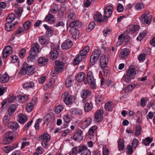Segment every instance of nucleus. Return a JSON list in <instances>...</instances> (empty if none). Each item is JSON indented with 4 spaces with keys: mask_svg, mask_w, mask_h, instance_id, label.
<instances>
[{
    "mask_svg": "<svg viewBox=\"0 0 155 155\" xmlns=\"http://www.w3.org/2000/svg\"><path fill=\"white\" fill-rule=\"evenodd\" d=\"M34 69L32 65H30L26 62H24L23 67L19 73L22 75L26 74L27 75L32 74L34 73Z\"/></svg>",
    "mask_w": 155,
    "mask_h": 155,
    "instance_id": "f257e3e1",
    "label": "nucleus"
},
{
    "mask_svg": "<svg viewBox=\"0 0 155 155\" xmlns=\"http://www.w3.org/2000/svg\"><path fill=\"white\" fill-rule=\"evenodd\" d=\"M95 79L93 77V73L91 71H89L87 73L86 81H85L84 83L87 84L88 83L90 84V87L92 89H95L97 86L96 84Z\"/></svg>",
    "mask_w": 155,
    "mask_h": 155,
    "instance_id": "f03ea898",
    "label": "nucleus"
},
{
    "mask_svg": "<svg viewBox=\"0 0 155 155\" xmlns=\"http://www.w3.org/2000/svg\"><path fill=\"white\" fill-rule=\"evenodd\" d=\"M101 51L100 49H95L92 53L90 57V64L93 65L97 60L101 54Z\"/></svg>",
    "mask_w": 155,
    "mask_h": 155,
    "instance_id": "7ed1b4c3",
    "label": "nucleus"
},
{
    "mask_svg": "<svg viewBox=\"0 0 155 155\" xmlns=\"http://www.w3.org/2000/svg\"><path fill=\"white\" fill-rule=\"evenodd\" d=\"M50 139L51 137L47 132H45L39 137V139L41 142L42 145L45 147H46L47 142Z\"/></svg>",
    "mask_w": 155,
    "mask_h": 155,
    "instance_id": "20e7f679",
    "label": "nucleus"
},
{
    "mask_svg": "<svg viewBox=\"0 0 155 155\" xmlns=\"http://www.w3.org/2000/svg\"><path fill=\"white\" fill-rule=\"evenodd\" d=\"M55 67L53 74H57L61 72L64 67V63L59 61H56L55 62Z\"/></svg>",
    "mask_w": 155,
    "mask_h": 155,
    "instance_id": "39448f33",
    "label": "nucleus"
},
{
    "mask_svg": "<svg viewBox=\"0 0 155 155\" xmlns=\"http://www.w3.org/2000/svg\"><path fill=\"white\" fill-rule=\"evenodd\" d=\"M52 45L51 46V51L50 53V58L52 60L56 59L58 56V53L57 49L59 46L56 45L55 46Z\"/></svg>",
    "mask_w": 155,
    "mask_h": 155,
    "instance_id": "423d86ee",
    "label": "nucleus"
},
{
    "mask_svg": "<svg viewBox=\"0 0 155 155\" xmlns=\"http://www.w3.org/2000/svg\"><path fill=\"white\" fill-rule=\"evenodd\" d=\"M63 101L65 103L68 105L72 103L73 96L67 92H65L62 95Z\"/></svg>",
    "mask_w": 155,
    "mask_h": 155,
    "instance_id": "0eeeda50",
    "label": "nucleus"
},
{
    "mask_svg": "<svg viewBox=\"0 0 155 155\" xmlns=\"http://www.w3.org/2000/svg\"><path fill=\"white\" fill-rule=\"evenodd\" d=\"M104 110L100 109L96 112L94 117V121L95 123H98L101 121L103 118V114Z\"/></svg>",
    "mask_w": 155,
    "mask_h": 155,
    "instance_id": "6e6552de",
    "label": "nucleus"
},
{
    "mask_svg": "<svg viewBox=\"0 0 155 155\" xmlns=\"http://www.w3.org/2000/svg\"><path fill=\"white\" fill-rule=\"evenodd\" d=\"M15 134V133L13 131H10L6 133L5 136L4 141L6 142H5L4 143L7 144L10 143L13 139Z\"/></svg>",
    "mask_w": 155,
    "mask_h": 155,
    "instance_id": "1a4fd4ad",
    "label": "nucleus"
},
{
    "mask_svg": "<svg viewBox=\"0 0 155 155\" xmlns=\"http://www.w3.org/2000/svg\"><path fill=\"white\" fill-rule=\"evenodd\" d=\"M40 46L39 44L35 43L31 46L30 52L31 53V54L33 55H35L39 52Z\"/></svg>",
    "mask_w": 155,
    "mask_h": 155,
    "instance_id": "9d476101",
    "label": "nucleus"
},
{
    "mask_svg": "<svg viewBox=\"0 0 155 155\" xmlns=\"http://www.w3.org/2000/svg\"><path fill=\"white\" fill-rule=\"evenodd\" d=\"M151 17L148 14H143L140 17V19L141 21L143 23L149 24L151 21Z\"/></svg>",
    "mask_w": 155,
    "mask_h": 155,
    "instance_id": "9b49d317",
    "label": "nucleus"
},
{
    "mask_svg": "<svg viewBox=\"0 0 155 155\" xmlns=\"http://www.w3.org/2000/svg\"><path fill=\"white\" fill-rule=\"evenodd\" d=\"M78 152L81 153V155H90L91 153L90 150L84 146H79Z\"/></svg>",
    "mask_w": 155,
    "mask_h": 155,
    "instance_id": "f8f14e48",
    "label": "nucleus"
},
{
    "mask_svg": "<svg viewBox=\"0 0 155 155\" xmlns=\"http://www.w3.org/2000/svg\"><path fill=\"white\" fill-rule=\"evenodd\" d=\"M108 60L107 56L105 55H102L100 58V63L102 68H104L107 66Z\"/></svg>",
    "mask_w": 155,
    "mask_h": 155,
    "instance_id": "ddd939ff",
    "label": "nucleus"
},
{
    "mask_svg": "<svg viewBox=\"0 0 155 155\" xmlns=\"http://www.w3.org/2000/svg\"><path fill=\"white\" fill-rule=\"evenodd\" d=\"M72 45V41L69 39H67L63 43L61 47L62 49L67 50L71 48Z\"/></svg>",
    "mask_w": 155,
    "mask_h": 155,
    "instance_id": "4468645a",
    "label": "nucleus"
},
{
    "mask_svg": "<svg viewBox=\"0 0 155 155\" xmlns=\"http://www.w3.org/2000/svg\"><path fill=\"white\" fill-rule=\"evenodd\" d=\"M69 32L71 34L73 39H77L79 35V31L77 28H71L69 30Z\"/></svg>",
    "mask_w": 155,
    "mask_h": 155,
    "instance_id": "2eb2a0df",
    "label": "nucleus"
},
{
    "mask_svg": "<svg viewBox=\"0 0 155 155\" xmlns=\"http://www.w3.org/2000/svg\"><path fill=\"white\" fill-rule=\"evenodd\" d=\"M94 18L95 21L101 23L102 22H105L104 20L105 19L103 17H102L101 14L98 12H97L95 13L94 15Z\"/></svg>",
    "mask_w": 155,
    "mask_h": 155,
    "instance_id": "dca6fc26",
    "label": "nucleus"
},
{
    "mask_svg": "<svg viewBox=\"0 0 155 155\" xmlns=\"http://www.w3.org/2000/svg\"><path fill=\"white\" fill-rule=\"evenodd\" d=\"M83 132L81 130H77L74 134L73 138L75 140H82L83 137Z\"/></svg>",
    "mask_w": 155,
    "mask_h": 155,
    "instance_id": "f3484780",
    "label": "nucleus"
},
{
    "mask_svg": "<svg viewBox=\"0 0 155 155\" xmlns=\"http://www.w3.org/2000/svg\"><path fill=\"white\" fill-rule=\"evenodd\" d=\"M12 22H7L5 25V29L8 31H11L14 29V26L17 23L15 21L14 23L11 24Z\"/></svg>",
    "mask_w": 155,
    "mask_h": 155,
    "instance_id": "a211bd4d",
    "label": "nucleus"
},
{
    "mask_svg": "<svg viewBox=\"0 0 155 155\" xmlns=\"http://www.w3.org/2000/svg\"><path fill=\"white\" fill-rule=\"evenodd\" d=\"M91 122V119L90 117H88L81 124V128L84 129L88 127Z\"/></svg>",
    "mask_w": 155,
    "mask_h": 155,
    "instance_id": "6ab92c4d",
    "label": "nucleus"
},
{
    "mask_svg": "<svg viewBox=\"0 0 155 155\" xmlns=\"http://www.w3.org/2000/svg\"><path fill=\"white\" fill-rule=\"evenodd\" d=\"M129 50L127 48L123 49L121 51L120 54V57L121 58L124 59L129 54Z\"/></svg>",
    "mask_w": 155,
    "mask_h": 155,
    "instance_id": "aec40b11",
    "label": "nucleus"
},
{
    "mask_svg": "<svg viewBox=\"0 0 155 155\" xmlns=\"http://www.w3.org/2000/svg\"><path fill=\"white\" fill-rule=\"evenodd\" d=\"M16 106L12 104L9 107L8 110V114L9 116H11L14 113L16 110Z\"/></svg>",
    "mask_w": 155,
    "mask_h": 155,
    "instance_id": "412c9836",
    "label": "nucleus"
},
{
    "mask_svg": "<svg viewBox=\"0 0 155 155\" xmlns=\"http://www.w3.org/2000/svg\"><path fill=\"white\" fill-rule=\"evenodd\" d=\"M18 120L20 124H24L27 120V118L26 116L21 113H20L18 114Z\"/></svg>",
    "mask_w": 155,
    "mask_h": 155,
    "instance_id": "4be33fe9",
    "label": "nucleus"
},
{
    "mask_svg": "<svg viewBox=\"0 0 155 155\" xmlns=\"http://www.w3.org/2000/svg\"><path fill=\"white\" fill-rule=\"evenodd\" d=\"M90 94V91L87 89L83 90L81 92V97L83 99V100L84 101Z\"/></svg>",
    "mask_w": 155,
    "mask_h": 155,
    "instance_id": "5701e85b",
    "label": "nucleus"
},
{
    "mask_svg": "<svg viewBox=\"0 0 155 155\" xmlns=\"http://www.w3.org/2000/svg\"><path fill=\"white\" fill-rule=\"evenodd\" d=\"M49 41V38L46 35L41 36L39 37V42L43 45L47 44Z\"/></svg>",
    "mask_w": 155,
    "mask_h": 155,
    "instance_id": "b1692460",
    "label": "nucleus"
},
{
    "mask_svg": "<svg viewBox=\"0 0 155 155\" xmlns=\"http://www.w3.org/2000/svg\"><path fill=\"white\" fill-rule=\"evenodd\" d=\"M54 18V16L49 12L45 17V20L46 21L49 22L51 24H53L55 22Z\"/></svg>",
    "mask_w": 155,
    "mask_h": 155,
    "instance_id": "393cba45",
    "label": "nucleus"
},
{
    "mask_svg": "<svg viewBox=\"0 0 155 155\" xmlns=\"http://www.w3.org/2000/svg\"><path fill=\"white\" fill-rule=\"evenodd\" d=\"M9 80V76L6 73L0 76V81L2 83L7 82Z\"/></svg>",
    "mask_w": 155,
    "mask_h": 155,
    "instance_id": "a878e982",
    "label": "nucleus"
},
{
    "mask_svg": "<svg viewBox=\"0 0 155 155\" xmlns=\"http://www.w3.org/2000/svg\"><path fill=\"white\" fill-rule=\"evenodd\" d=\"M85 78V74L83 72L79 73L76 78V80L79 82H81L84 81Z\"/></svg>",
    "mask_w": 155,
    "mask_h": 155,
    "instance_id": "bb28decb",
    "label": "nucleus"
},
{
    "mask_svg": "<svg viewBox=\"0 0 155 155\" xmlns=\"http://www.w3.org/2000/svg\"><path fill=\"white\" fill-rule=\"evenodd\" d=\"M35 83L32 81L27 82L23 85V87L25 89L32 88L35 87Z\"/></svg>",
    "mask_w": 155,
    "mask_h": 155,
    "instance_id": "cd10ccee",
    "label": "nucleus"
},
{
    "mask_svg": "<svg viewBox=\"0 0 155 155\" xmlns=\"http://www.w3.org/2000/svg\"><path fill=\"white\" fill-rule=\"evenodd\" d=\"M81 23L78 20H76L74 21L71 22L69 25V26L71 28L76 27V28H80L81 26Z\"/></svg>",
    "mask_w": 155,
    "mask_h": 155,
    "instance_id": "c85d7f7f",
    "label": "nucleus"
},
{
    "mask_svg": "<svg viewBox=\"0 0 155 155\" xmlns=\"http://www.w3.org/2000/svg\"><path fill=\"white\" fill-rule=\"evenodd\" d=\"M74 81V78L71 76L67 78L65 81V85L68 87H70L72 86V85Z\"/></svg>",
    "mask_w": 155,
    "mask_h": 155,
    "instance_id": "c756f323",
    "label": "nucleus"
},
{
    "mask_svg": "<svg viewBox=\"0 0 155 155\" xmlns=\"http://www.w3.org/2000/svg\"><path fill=\"white\" fill-rule=\"evenodd\" d=\"M89 50V47L88 46L85 47L83 49L80 51L79 54L82 58H85V56L87 54Z\"/></svg>",
    "mask_w": 155,
    "mask_h": 155,
    "instance_id": "7c9ffc66",
    "label": "nucleus"
},
{
    "mask_svg": "<svg viewBox=\"0 0 155 155\" xmlns=\"http://www.w3.org/2000/svg\"><path fill=\"white\" fill-rule=\"evenodd\" d=\"M70 113L73 114L80 115L82 113V110L79 108H72L70 110Z\"/></svg>",
    "mask_w": 155,
    "mask_h": 155,
    "instance_id": "2f4dec72",
    "label": "nucleus"
},
{
    "mask_svg": "<svg viewBox=\"0 0 155 155\" xmlns=\"http://www.w3.org/2000/svg\"><path fill=\"white\" fill-rule=\"evenodd\" d=\"M113 107L112 102L109 101L105 104L104 108L106 111H109L112 110Z\"/></svg>",
    "mask_w": 155,
    "mask_h": 155,
    "instance_id": "473e14b6",
    "label": "nucleus"
},
{
    "mask_svg": "<svg viewBox=\"0 0 155 155\" xmlns=\"http://www.w3.org/2000/svg\"><path fill=\"white\" fill-rule=\"evenodd\" d=\"M137 70L134 66H130L129 68L127 73L131 76L135 75L136 74Z\"/></svg>",
    "mask_w": 155,
    "mask_h": 155,
    "instance_id": "72a5a7b5",
    "label": "nucleus"
},
{
    "mask_svg": "<svg viewBox=\"0 0 155 155\" xmlns=\"http://www.w3.org/2000/svg\"><path fill=\"white\" fill-rule=\"evenodd\" d=\"M48 61V59L44 57H41L38 59V64L39 66H42L46 64Z\"/></svg>",
    "mask_w": 155,
    "mask_h": 155,
    "instance_id": "f704fd0d",
    "label": "nucleus"
},
{
    "mask_svg": "<svg viewBox=\"0 0 155 155\" xmlns=\"http://www.w3.org/2000/svg\"><path fill=\"white\" fill-rule=\"evenodd\" d=\"M139 26L137 25H129L127 27V29L129 31L134 32L138 29Z\"/></svg>",
    "mask_w": 155,
    "mask_h": 155,
    "instance_id": "c9c22d12",
    "label": "nucleus"
},
{
    "mask_svg": "<svg viewBox=\"0 0 155 155\" xmlns=\"http://www.w3.org/2000/svg\"><path fill=\"white\" fill-rule=\"evenodd\" d=\"M97 129V127L96 125H94L91 127L88 130V134L92 137L94 136V132Z\"/></svg>",
    "mask_w": 155,
    "mask_h": 155,
    "instance_id": "e433bc0d",
    "label": "nucleus"
},
{
    "mask_svg": "<svg viewBox=\"0 0 155 155\" xmlns=\"http://www.w3.org/2000/svg\"><path fill=\"white\" fill-rule=\"evenodd\" d=\"M58 11V6L55 3L53 4L51 6L50 12L52 13H56Z\"/></svg>",
    "mask_w": 155,
    "mask_h": 155,
    "instance_id": "4c0bfd02",
    "label": "nucleus"
},
{
    "mask_svg": "<svg viewBox=\"0 0 155 155\" xmlns=\"http://www.w3.org/2000/svg\"><path fill=\"white\" fill-rule=\"evenodd\" d=\"M15 18V14L13 13L10 14L6 19V21L8 22H12L14 21Z\"/></svg>",
    "mask_w": 155,
    "mask_h": 155,
    "instance_id": "58836bf2",
    "label": "nucleus"
},
{
    "mask_svg": "<svg viewBox=\"0 0 155 155\" xmlns=\"http://www.w3.org/2000/svg\"><path fill=\"white\" fill-rule=\"evenodd\" d=\"M45 120L48 123L51 122L54 119V117L53 114H46L45 116Z\"/></svg>",
    "mask_w": 155,
    "mask_h": 155,
    "instance_id": "ea45409f",
    "label": "nucleus"
},
{
    "mask_svg": "<svg viewBox=\"0 0 155 155\" xmlns=\"http://www.w3.org/2000/svg\"><path fill=\"white\" fill-rule=\"evenodd\" d=\"M18 124L16 122H10L8 125V127L11 129L16 130L18 127Z\"/></svg>",
    "mask_w": 155,
    "mask_h": 155,
    "instance_id": "a19ab883",
    "label": "nucleus"
},
{
    "mask_svg": "<svg viewBox=\"0 0 155 155\" xmlns=\"http://www.w3.org/2000/svg\"><path fill=\"white\" fill-rule=\"evenodd\" d=\"M13 147L12 146H7L3 147L2 150L7 153H9L10 151L14 149Z\"/></svg>",
    "mask_w": 155,
    "mask_h": 155,
    "instance_id": "79ce46f5",
    "label": "nucleus"
},
{
    "mask_svg": "<svg viewBox=\"0 0 155 155\" xmlns=\"http://www.w3.org/2000/svg\"><path fill=\"white\" fill-rule=\"evenodd\" d=\"M104 98L101 95H97L96 97V103L100 104L103 103L104 101Z\"/></svg>",
    "mask_w": 155,
    "mask_h": 155,
    "instance_id": "37998d69",
    "label": "nucleus"
},
{
    "mask_svg": "<svg viewBox=\"0 0 155 155\" xmlns=\"http://www.w3.org/2000/svg\"><path fill=\"white\" fill-rule=\"evenodd\" d=\"M65 26V23L63 21H59L55 24L54 26L59 28H63Z\"/></svg>",
    "mask_w": 155,
    "mask_h": 155,
    "instance_id": "c03bdc74",
    "label": "nucleus"
},
{
    "mask_svg": "<svg viewBox=\"0 0 155 155\" xmlns=\"http://www.w3.org/2000/svg\"><path fill=\"white\" fill-rule=\"evenodd\" d=\"M30 55L28 57L27 61H28V64H29V62L30 61H34L36 60V58L37 57V54L35 55H33L31 54V53L30 52Z\"/></svg>",
    "mask_w": 155,
    "mask_h": 155,
    "instance_id": "a18cd8bd",
    "label": "nucleus"
},
{
    "mask_svg": "<svg viewBox=\"0 0 155 155\" xmlns=\"http://www.w3.org/2000/svg\"><path fill=\"white\" fill-rule=\"evenodd\" d=\"M92 108V105L91 103H86L84 106V110L86 112L91 111Z\"/></svg>",
    "mask_w": 155,
    "mask_h": 155,
    "instance_id": "49530a36",
    "label": "nucleus"
},
{
    "mask_svg": "<svg viewBox=\"0 0 155 155\" xmlns=\"http://www.w3.org/2000/svg\"><path fill=\"white\" fill-rule=\"evenodd\" d=\"M63 109V106L62 105H59L54 108L55 112L56 114H59L61 112Z\"/></svg>",
    "mask_w": 155,
    "mask_h": 155,
    "instance_id": "de8ad7c7",
    "label": "nucleus"
},
{
    "mask_svg": "<svg viewBox=\"0 0 155 155\" xmlns=\"http://www.w3.org/2000/svg\"><path fill=\"white\" fill-rule=\"evenodd\" d=\"M34 108V105L32 103L27 104L26 105V109L28 112H31Z\"/></svg>",
    "mask_w": 155,
    "mask_h": 155,
    "instance_id": "09e8293b",
    "label": "nucleus"
},
{
    "mask_svg": "<svg viewBox=\"0 0 155 155\" xmlns=\"http://www.w3.org/2000/svg\"><path fill=\"white\" fill-rule=\"evenodd\" d=\"M124 145L123 140L120 139L118 141V148L119 151L122 150L124 149Z\"/></svg>",
    "mask_w": 155,
    "mask_h": 155,
    "instance_id": "8fccbe9b",
    "label": "nucleus"
},
{
    "mask_svg": "<svg viewBox=\"0 0 155 155\" xmlns=\"http://www.w3.org/2000/svg\"><path fill=\"white\" fill-rule=\"evenodd\" d=\"M153 139L150 137H147L143 140V142L145 146H148L152 142Z\"/></svg>",
    "mask_w": 155,
    "mask_h": 155,
    "instance_id": "3c124183",
    "label": "nucleus"
},
{
    "mask_svg": "<svg viewBox=\"0 0 155 155\" xmlns=\"http://www.w3.org/2000/svg\"><path fill=\"white\" fill-rule=\"evenodd\" d=\"M54 79L52 78L51 79V81H50L49 82V83L45 85L43 87V89L44 90H45L47 89L48 88H49L50 87H51L53 85V84H54Z\"/></svg>",
    "mask_w": 155,
    "mask_h": 155,
    "instance_id": "603ef678",
    "label": "nucleus"
},
{
    "mask_svg": "<svg viewBox=\"0 0 155 155\" xmlns=\"http://www.w3.org/2000/svg\"><path fill=\"white\" fill-rule=\"evenodd\" d=\"M31 22L29 21H27L25 22L23 24L24 28L26 31H28L30 27Z\"/></svg>",
    "mask_w": 155,
    "mask_h": 155,
    "instance_id": "864d4df0",
    "label": "nucleus"
},
{
    "mask_svg": "<svg viewBox=\"0 0 155 155\" xmlns=\"http://www.w3.org/2000/svg\"><path fill=\"white\" fill-rule=\"evenodd\" d=\"M144 8V5L143 3H139L137 4L135 6V8L137 11L140 10Z\"/></svg>",
    "mask_w": 155,
    "mask_h": 155,
    "instance_id": "5fc2aeb1",
    "label": "nucleus"
},
{
    "mask_svg": "<svg viewBox=\"0 0 155 155\" xmlns=\"http://www.w3.org/2000/svg\"><path fill=\"white\" fill-rule=\"evenodd\" d=\"M63 119L64 121L66 123V126H65L64 127H66L68 126V123L71 120L70 117L68 115H64L63 116Z\"/></svg>",
    "mask_w": 155,
    "mask_h": 155,
    "instance_id": "6e6d98bb",
    "label": "nucleus"
},
{
    "mask_svg": "<svg viewBox=\"0 0 155 155\" xmlns=\"http://www.w3.org/2000/svg\"><path fill=\"white\" fill-rule=\"evenodd\" d=\"M81 58H80L79 55H78L74 60L73 64L74 65H76L79 64L80 61L81 60Z\"/></svg>",
    "mask_w": 155,
    "mask_h": 155,
    "instance_id": "4d7b16f0",
    "label": "nucleus"
},
{
    "mask_svg": "<svg viewBox=\"0 0 155 155\" xmlns=\"http://www.w3.org/2000/svg\"><path fill=\"white\" fill-rule=\"evenodd\" d=\"M135 86L134 84H129L127 87L125 88V91L126 92H129L131 91Z\"/></svg>",
    "mask_w": 155,
    "mask_h": 155,
    "instance_id": "13d9d810",
    "label": "nucleus"
},
{
    "mask_svg": "<svg viewBox=\"0 0 155 155\" xmlns=\"http://www.w3.org/2000/svg\"><path fill=\"white\" fill-rule=\"evenodd\" d=\"M78 151H77V148L75 147H73L71 151L69 153V155H77Z\"/></svg>",
    "mask_w": 155,
    "mask_h": 155,
    "instance_id": "bf43d9fd",
    "label": "nucleus"
},
{
    "mask_svg": "<svg viewBox=\"0 0 155 155\" xmlns=\"http://www.w3.org/2000/svg\"><path fill=\"white\" fill-rule=\"evenodd\" d=\"M76 16L73 12H71L68 15V19L69 21H71L75 19Z\"/></svg>",
    "mask_w": 155,
    "mask_h": 155,
    "instance_id": "052dcab7",
    "label": "nucleus"
},
{
    "mask_svg": "<svg viewBox=\"0 0 155 155\" xmlns=\"http://www.w3.org/2000/svg\"><path fill=\"white\" fill-rule=\"evenodd\" d=\"M131 75H129V74L127 73V74L126 75L124 76L123 79H124L125 81L129 83L131 81Z\"/></svg>",
    "mask_w": 155,
    "mask_h": 155,
    "instance_id": "680f3d73",
    "label": "nucleus"
},
{
    "mask_svg": "<svg viewBox=\"0 0 155 155\" xmlns=\"http://www.w3.org/2000/svg\"><path fill=\"white\" fill-rule=\"evenodd\" d=\"M54 32L53 28L51 27H50V28L47 30L46 34L47 36L50 37L52 35Z\"/></svg>",
    "mask_w": 155,
    "mask_h": 155,
    "instance_id": "e2e57ef3",
    "label": "nucleus"
},
{
    "mask_svg": "<svg viewBox=\"0 0 155 155\" xmlns=\"http://www.w3.org/2000/svg\"><path fill=\"white\" fill-rule=\"evenodd\" d=\"M140 125L137 124L136 126V131L135 134L136 136L140 134L141 132V128Z\"/></svg>",
    "mask_w": 155,
    "mask_h": 155,
    "instance_id": "0e129e2a",
    "label": "nucleus"
},
{
    "mask_svg": "<svg viewBox=\"0 0 155 155\" xmlns=\"http://www.w3.org/2000/svg\"><path fill=\"white\" fill-rule=\"evenodd\" d=\"M104 15L103 16V17L105 19L104 20L105 22L107 21L108 18L111 15V14L109 12L106 11V10H104Z\"/></svg>",
    "mask_w": 155,
    "mask_h": 155,
    "instance_id": "69168bd1",
    "label": "nucleus"
},
{
    "mask_svg": "<svg viewBox=\"0 0 155 155\" xmlns=\"http://www.w3.org/2000/svg\"><path fill=\"white\" fill-rule=\"evenodd\" d=\"M42 121V119L41 118L38 119L36 121L35 127V128L38 130L39 128V124Z\"/></svg>",
    "mask_w": 155,
    "mask_h": 155,
    "instance_id": "338daca9",
    "label": "nucleus"
},
{
    "mask_svg": "<svg viewBox=\"0 0 155 155\" xmlns=\"http://www.w3.org/2000/svg\"><path fill=\"white\" fill-rule=\"evenodd\" d=\"M146 55L145 54H140L138 58V59L140 62H143L145 60Z\"/></svg>",
    "mask_w": 155,
    "mask_h": 155,
    "instance_id": "774afa93",
    "label": "nucleus"
}]
</instances>
